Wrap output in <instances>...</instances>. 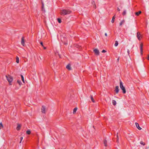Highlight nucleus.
<instances>
[{
	"mask_svg": "<svg viewBox=\"0 0 149 149\" xmlns=\"http://www.w3.org/2000/svg\"><path fill=\"white\" fill-rule=\"evenodd\" d=\"M71 12V11L69 10L63 9L61 10L60 13L62 15L69 14Z\"/></svg>",
	"mask_w": 149,
	"mask_h": 149,
	"instance_id": "f257e3e1",
	"label": "nucleus"
},
{
	"mask_svg": "<svg viewBox=\"0 0 149 149\" xmlns=\"http://www.w3.org/2000/svg\"><path fill=\"white\" fill-rule=\"evenodd\" d=\"M120 88L122 90L123 93H125L126 92L125 88L123 86V83L120 80Z\"/></svg>",
	"mask_w": 149,
	"mask_h": 149,
	"instance_id": "f03ea898",
	"label": "nucleus"
},
{
	"mask_svg": "<svg viewBox=\"0 0 149 149\" xmlns=\"http://www.w3.org/2000/svg\"><path fill=\"white\" fill-rule=\"evenodd\" d=\"M6 77L8 82L10 84V85L11 82H12L13 80V77L9 75L8 76L6 75Z\"/></svg>",
	"mask_w": 149,
	"mask_h": 149,
	"instance_id": "7ed1b4c3",
	"label": "nucleus"
},
{
	"mask_svg": "<svg viewBox=\"0 0 149 149\" xmlns=\"http://www.w3.org/2000/svg\"><path fill=\"white\" fill-rule=\"evenodd\" d=\"M93 51L96 55H99V51L97 49H94Z\"/></svg>",
	"mask_w": 149,
	"mask_h": 149,
	"instance_id": "20e7f679",
	"label": "nucleus"
},
{
	"mask_svg": "<svg viewBox=\"0 0 149 149\" xmlns=\"http://www.w3.org/2000/svg\"><path fill=\"white\" fill-rule=\"evenodd\" d=\"M137 37L139 40H140L141 39V38H142L141 36V34H140V33L139 32H137Z\"/></svg>",
	"mask_w": 149,
	"mask_h": 149,
	"instance_id": "39448f33",
	"label": "nucleus"
},
{
	"mask_svg": "<svg viewBox=\"0 0 149 149\" xmlns=\"http://www.w3.org/2000/svg\"><path fill=\"white\" fill-rule=\"evenodd\" d=\"M24 42L25 41L24 39V37H22L21 39V44L23 46H24L25 45Z\"/></svg>",
	"mask_w": 149,
	"mask_h": 149,
	"instance_id": "423d86ee",
	"label": "nucleus"
},
{
	"mask_svg": "<svg viewBox=\"0 0 149 149\" xmlns=\"http://www.w3.org/2000/svg\"><path fill=\"white\" fill-rule=\"evenodd\" d=\"M41 112L43 113H45V107L44 106L42 107L41 109Z\"/></svg>",
	"mask_w": 149,
	"mask_h": 149,
	"instance_id": "0eeeda50",
	"label": "nucleus"
},
{
	"mask_svg": "<svg viewBox=\"0 0 149 149\" xmlns=\"http://www.w3.org/2000/svg\"><path fill=\"white\" fill-rule=\"evenodd\" d=\"M143 44L141 43L140 45V51H141V55H142L143 54Z\"/></svg>",
	"mask_w": 149,
	"mask_h": 149,
	"instance_id": "6e6552de",
	"label": "nucleus"
},
{
	"mask_svg": "<svg viewBox=\"0 0 149 149\" xmlns=\"http://www.w3.org/2000/svg\"><path fill=\"white\" fill-rule=\"evenodd\" d=\"M115 91L116 93H118L119 89L118 86H116Z\"/></svg>",
	"mask_w": 149,
	"mask_h": 149,
	"instance_id": "1a4fd4ad",
	"label": "nucleus"
},
{
	"mask_svg": "<svg viewBox=\"0 0 149 149\" xmlns=\"http://www.w3.org/2000/svg\"><path fill=\"white\" fill-rule=\"evenodd\" d=\"M135 125L136 127L139 130H140L142 129L141 128V127H140V126H139V124L138 123H135Z\"/></svg>",
	"mask_w": 149,
	"mask_h": 149,
	"instance_id": "9d476101",
	"label": "nucleus"
},
{
	"mask_svg": "<svg viewBox=\"0 0 149 149\" xmlns=\"http://www.w3.org/2000/svg\"><path fill=\"white\" fill-rule=\"evenodd\" d=\"M91 4L92 5H93V8H96V6L95 5V2L94 1H92L91 2Z\"/></svg>",
	"mask_w": 149,
	"mask_h": 149,
	"instance_id": "9b49d317",
	"label": "nucleus"
},
{
	"mask_svg": "<svg viewBox=\"0 0 149 149\" xmlns=\"http://www.w3.org/2000/svg\"><path fill=\"white\" fill-rule=\"evenodd\" d=\"M17 126L16 128V129L17 130H20V129L21 126L20 125H19L18 123L17 124Z\"/></svg>",
	"mask_w": 149,
	"mask_h": 149,
	"instance_id": "f8f14e48",
	"label": "nucleus"
},
{
	"mask_svg": "<svg viewBox=\"0 0 149 149\" xmlns=\"http://www.w3.org/2000/svg\"><path fill=\"white\" fill-rule=\"evenodd\" d=\"M124 20H122L121 22L119 23V26H121L125 23Z\"/></svg>",
	"mask_w": 149,
	"mask_h": 149,
	"instance_id": "ddd939ff",
	"label": "nucleus"
},
{
	"mask_svg": "<svg viewBox=\"0 0 149 149\" xmlns=\"http://www.w3.org/2000/svg\"><path fill=\"white\" fill-rule=\"evenodd\" d=\"M66 68L69 70H71V68L69 64L66 67Z\"/></svg>",
	"mask_w": 149,
	"mask_h": 149,
	"instance_id": "4468645a",
	"label": "nucleus"
},
{
	"mask_svg": "<svg viewBox=\"0 0 149 149\" xmlns=\"http://www.w3.org/2000/svg\"><path fill=\"white\" fill-rule=\"evenodd\" d=\"M115 18V15H114L113 17L112 20H111V22L112 23H113L114 22V20Z\"/></svg>",
	"mask_w": 149,
	"mask_h": 149,
	"instance_id": "2eb2a0df",
	"label": "nucleus"
},
{
	"mask_svg": "<svg viewBox=\"0 0 149 149\" xmlns=\"http://www.w3.org/2000/svg\"><path fill=\"white\" fill-rule=\"evenodd\" d=\"M141 13V11H139V12H136L135 13V14L136 15H137V16H138Z\"/></svg>",
	"mask_w": 149,
	"mask_h": 149,
	"instance_id": "dca6fc26",
	"label": "nucleus"
},
{
	"mask_svg": "<svg viewBox=\"0 0 149 149\" xmlns=\"http://www.w3.org/2000/svg\"><path fill=\"white\" fill-rule=\"evenodd\" d=\"M77 109V108L76 107L74 108V109L73 111V113L74 114L75 113H76Z\"/></svg>",
	"mask_w": 149,
	"mask_h": 149,
	"instance_id": "f3484780",
	"label": "nucleus"
},
{
	"mask_svg": "<svg viewBox=\"0 0 149 149\" xmlns=\"http://www.w3.org/2000/svg\"><path fill=\"white\" fill-rule=\"evenodd\" d=\"M112 103L114 105H115L116 104V102L114 100H112Z\"/></svg>",
	"mask_w": 149,
	"mask_h": 149,
	"instance_id": "a211bd4d",
	"label": "nucleus"
},
{
	"mask_svg": "<svg viewBox=\"0 0 149 149\" xmlns=\"http://www.w3.org/2000/svg\"><path fill=\"white\" fill-rule=\"evenodd\" d=\"M21 76L22 78V80L24 83V78L23 76L22 75H21Z\"/></svg>",
	"mask_w": 149,
	"mask_h": 149,
	"instance_id": "6ab92c4d",
	"label": "nucleus"
},
{
	"mask_svg": "<svg viewBox=\"0 0 149 149\" xmlns=\"http://www.w3.org/2000/svg\"><path fill=\"white\" fill-rule=\"evenodd\" d=\"M118 45V42L117 41H115V43L114 44V45L116 47Z\"/></svg>",
	"mask_w": 149,
	"mask_h": 149,
	"instance_id": "aec40b11",
	"label": "nucleus"
},
{
	"mask_svg": "<svg viewBox=\"0 0 149 149\" xmlns=\"http://www.w3.org/2000/svg\"><path fill=\"white\" fill-rule=\"evenodd\" d=\"M16 62L17 63H19V57H16Z\"/></svg>",
	"mask_w": 149,
	"mask_h": 149,
	"instance_id": "412c9836",
	"label": "nucleus"
},
{
	"mask_svg": "<svg viewBox=\"0 0 149 149\" xmlns=\"http://www.w3.org/2000/svg\"><path fill=\"white\" fill-rule=\"evenodd\" d=\"M3 126L1 123H0V129L3 128Z\"/></svg>",
	"mask_w": 149,
	"mask_h": 149,
	"instance_id": "4be33fe9",
	"label": "nucleus"
},
{
	"mask_svg": "<svg viewBox=\"0 0 149 149\" xmlns=\"http://www.w3.org/2000/svg\"><path fill=\"white\" fill-rule=\"evenodd\" d=\"M91 100H92V101L93 102H95V100H94L93 97L92 96H91Z\"/></svg>",
	"mask_w": 149,
	"mask_h": 149,
	"instance_id": "5701e85b",
	"label": "nucleus"
},
{
	"mask_svg": "<svg viewBox=\"0 0 149 149\" xmlns=\"http://www.w3.org/2000/svg\"><path fill=\"white\" fill-rule=\"evenodd\" d=\"M104 145L105 146H107V141L106 140H104Z\"/></svg>",
	"mask_w": 149,
	"mask_h": 149,
	"instance_id": "b1692460",
	"label": "nucleus"
},
{
	"mask_svg": "<svg viewBox=\"0 0 149 149\" xmlns=\"http://www.w3.org/2000/svg\"><path fill=\"white\" fill-rule=\"evenodd\" d=\"M26 133L28 134H30L31 133V131L30 130H28L26 131Z\"/></svg>",
	"mask_w": 149,
	"mask_h": 149,
	"instance_id": "393cba45",
	"label": "nucleus"
},
{
	"mask_svg": "<svg viewBox=\"0 0 149 149\" xmlns=\"http://www.w3.org/2000/svg\"><path fill=\"white\" fill-rule=\"evenodd\" d=\"M140 143L141 144V145H143V146H144L145 145V143L143 142V141H141L140 142Z\"/></svg>",
	"mask_w": 149,
	"mask_h": 149,
	"instance_id": "a878e982",
	"label": "nucleus"
},
{
	"mask_svg": "<svg viewBox=\"0 0 149 149\" xmlns=\"http://www.w3.org/2000/svg\"><path fill=\"white\" fill-rule=\"evenodd\" d=\"M126 14V10H124L123 13V15H125Z\"/></svg>",
	"mask_w": 149,
	"mask_h": 149,
	"instance_id": "bb28decb",
	"label": "nucleus"
},
{
	"mask_svg": "<svg viewBox=\"0 0 149 149\" xmlns=\"http://www.w3.org/2000/svg\"><path fill=\"white\" fill-rule=\"evenodd\" d=\"M17 83L19 84L20 85H21L22 83H21V81H19V80H17Z\"/></svg>",
	"mask_w": 149,
	"mask_h": 149,
	"instance_id": "cd10ccee",
	"label": "nucleus"
},
{
	"mask_svg": "<svg viewBox=\"0 0 149 149\" xmlns=\"http://www.w3.org/2000/svg\"><path fill=\"white\" fill-rule=\"evenodd\" d=\"M116 136H117V141L118 142V139H119V138H118V133H117V135H116Z\"/></svg>",
	"mask_w": 149,
	"mask_h": 149,
	"instance_id": "c85d7f7f",
	"label": "nucleus"
},
{
	"mask_svg": "<svg viewBox=\"0 0 149 149\" xmlns=\"http://www.w3.org/2000/svg\"><path fill=\"white\" fill-rule=\"evenodd\" d=\"M58 22L60 23H61V19H60L59 18L58 19Z\"/></svg>",
	"mask_w": 149,
	"mask_h": 149,
	"instance_id": "c756f323",
	"label": "nucleus"
},
{
	"mask_svg": "<svg viewBox=\"0 0 149 149\" xmlns=\"http://www.w3.org/2000/svg\"><path fill=\"white\" fill-rule=\"evenodd\" d=\"M23 137H21L20 138V140H21V141H20V142L19 143H20L21 142V141H22V140L23 139Z\"/></svg>",
	"mask_w": 149,
	"mask_h": 149,
	"instance_id": "7c9ffc66",
	"label": "nucleus"
},
{
	"mask_svg": "<svg viewBox=\"0 0 149 149\" xmlns=\"http://www.w3.org/2000/svg\"><path fill=\"white\" fill-rule=\"evenodd\" d=\"M106 52V51H105V50H103L102 51V53H105V52Z\"/></svg>",
	"mask_w": 149,
	"mask_h": 149,
	"instance_id": "2f4dec72",
	"label": "nucleus"
},
{
	"mask_svg": "<svg viewBox=\"0 0 149 149\" xmlns=\"http://www.w3.org/2000/svg\"><path fill=\"white\" fill-rule=\"evenodd\" d=\"M40 44L42 46V47H43V43L42 42H40Z\"/></svg>",
	"mask_w": 149,
	"mask_h": 149,
	"instance_id": "473e14b6",
	"label": "nucleus"
},
{
	"mask_svg": "<svg viewBox=\"0 0 149 149\" xmlns=\"http://www.w3.org/2000/svg\"><path fill=\"white\" fill-rule=\"evenodd\" d=\"M127 53L129 55V54H130V51L129 50V49L127 50Z\"/></svg>",
	"mask_w": 149,
	"mask_h": 149,
	"instance_id": "72a5a7b5",
	"label": "nucleus"
},
{
	"mask_svg": "<svg viewBox=\"0 0 149 149\" xmlns=\"http://www.w3.org/2000/svg\"><path fill=\"white\" fill-rule=\"evenodd\" d=\"M117 10L119 11H120V9L118 8V7L117 8Z\"/></svg>",
	"mask_w": 149,
	"mask_h": 149,
	"instance_id": "f704fd0d",
	"label": "nucleus"
},
{
	"mask_svg": "<svg viewBox=\"0 0 149 149\" xmlns=\"http://www.w3.org/2000/svg\"><path fill=\"white\" fill-rule=\"evenodd\" d=\"M105 36H107V34L106 33H105Z\"/></svg>",
	"mask_w": 149,
	"mask_h": 149,
	"instance_id": "c9c22d12",
	"label": "nucleus"
},
{
	"mask_svg": "<svg viewBox=\"0 0 149 149\" xmlns=\"http://www.w3.org/2000/svg\"><path fill=\"white\" fill-rule=\"evenodd\" d=\"M147 59L148 60H149V55H148V58Z\"/></svg>",
	"mask_w": 149,
	"mask_h": 149,
	"instance_id": "e433bc0d",
	"label": "nucleus"
},
{
	"mask_svg": "<svg viewBox=\"0 0 149 149\" xmlns=\"http://www.w3.org/2000/svg\"><path fill=\"white\" fill-rule=\"evenodd\" d=\"M119 58H118L117 59V61H119Z\"/></svg>",
	"mask_w": 149,
	"mask_h": 149,
	"instance_id": "4c0bfd02",
	"label": "nucleus"
},
{
	"mask_svg": "<svg viewBox=\"0 0 149 149\" xmlns=\"http://www.w3.org/2000/svg\"><path fill=\"white\" fill-rule=\"evenodd\" d=\"M43 48H44V49H46V47H44V46H43Z\"/></svg>",
	"mask_w": 149,
	"mask_h": 149,
	"instance_id": "58836bf2",
	"label": "nucleus"
},
{
	"mask_svg": "<svg viewBox=\"0 0 149 149\" xmlns=\"http://www.w3.org/2000/svg\"><path fill=\"white\" fill-rule=\"evenodd\" d=\"M42 7H43V5H42Z\"/></svg>",
	"mask_w": 149,
	"mask_h": 149,
	"instance_id": "ea45409f",
	"label": "nucleus"
}]
</instances>
